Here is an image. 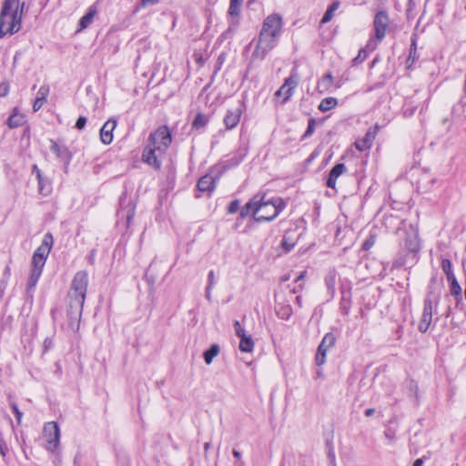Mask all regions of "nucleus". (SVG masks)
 <instances>
[{
	"label": "nucleus",
	"instance_id": "obj_1",
	"mask_svg": "<svg viewBox=\"0 0 466 466\" xmlns=\"http://www.w3.org/2000/svg\"><path fill=\"white\" fill-rule=\"evenodd\" d=\"M283 19L279 14L268 15L261 26L256 47L252 53V59L263 60L274 49L282 33Z\"/></svg>",
	"mask_w": 466,
	"mask_h": 466
},
{
	"label": "nucleus",
	"instance_id": "obj_2",
	"mask_svg": "<svg viewBox=\"0 0 466 466\" xmlns=\"http://www.w3.org/2000/svg\"><path fill=\"white\" fill-rule=\"evenodd\" d=\"M172 142V136L167 126H161L151 133L142 154L144 163L159 170L162 158Z\"/></svg>",
	"mask_w": 466,
	"mask_h": 466
},
{
	"label": "nucleus",
	"instance_id": "obj_3",
	"mask_svg": "<svg viewBox=\"0 0 466 466\" xmlns=\"http://www.w3.org/2000/svg\"><path fill=\"white\" fill-rule=\"evenodd\" d=\"M284 207L280 198H267L265 195H256L241 208L239 215L241 218L252 215L258 222L271 221Z\"/></svg>",
	"mask_w": 466,
	"mask_h": 466
},
{
	"label": "nucleus",
	"instance_id": "obj_4",
	"mask_svg": "<svg viewBox=\"0 0 466 466\" xmlns=\"http://www.w3.org/2000/svg\"><path fill=\"white\" fill-rule=\"evenodd\" d=\"M24 6L20 0H5L0 12V38L20 30Z\"/></svg>",
	"mask_w": 466,
	"mask_h": 466
},
{
	"label": "nucleus",
	"instance_id": "obj_5",
	"mask_svg": "<svg viewBox=\"0 0 466 466\" xmlns=\"http://www.w3.org/2000/svg\"><path fill=\"white\" fill-rule=\"evenodd\" d=\"M401 225L407 229V237L404 239V248L407 250V255L405 257L400 256L394 260L393 267L395 268L411 267L414 265L418 261V254L420 250L418 228L410 223L407 228L405 221H402Z\"/></svg>",
	"mask_w": 466,
	"mask_h": 466
},
{
	"label": "nucleus",
	"instance_id": "obj_6",
	"mask_svg": "<svg viewBox=\"0 0 466 466\" xmlns=\"http://www.w3.org/2000/svg\"><path fill=\"white\" fill-rule=\"evenodd\" d=\"M441 299L440 291L433 287H429L428 292L423 301V310L419 321L418 329L425 333L429 330L433 318V309H437Z\"/></svg>",
	"mask_w": 466,
	"mask_h": 466
},
{
	"label": "nucleus",
	"instance_id": "obj_7",
	"mask_svg": "<svg viewBox=\"0 0 466 466\" xmlns=\"http://www.w3.org/2000/svg\"><path fill=\"white\" fill-rule=\"evenodd\" d=\"M88 286V275L85 270L76 272L68 291V300L85 303Z\"/></svg>",
	"mask_w": 466,
	"mask_h": 466
},
{
	"label": "nucleus",
	"instance_id": "obj_8",
	"mask_svg": "<svg viewBox=\"0 0 466 466\" xmlns=\"http://www.w3.org/2000/svg\"><path fill=\"white\" fill-rule=\"evenodd\" d=\"M53 236L51 233H46L44 236L42 244L35 249L32 257V268L43 271L47 256L49 255L53 246Z\"/></svg>",
	"mask_w": 466,
	"mask_h": 466
},
{
	"label": "nucleus",
	"instance_id": "obj_9",
	"mask_svg": "<svg viewBox=\"0 0 466 466\" xmlns=\"http://www.w3.org/2000/svg\"><path fill=\"white\" fill-rule=\"evenodd\" d=\"M43 435L46 441V449L54 452L60 442V429L58 424L55 421L46 423Z\"/></svg>",
	"mask_w": 466,
	"mask_h": 466
},
{
	"label": "nucleus",
	"instance_id": "obj_10",
	"mask_svg": "<svg viewBox=\"0 0 466 466\" xmlns=\"http://www.w3.org/2000/svg\"><path fill=\"white\" fill-rule=\"evenodd\" d=\"M390 25V16L385 10L377 12L373 20L374 37L377 45L383 40Z\"/></svg>",
	"mask_w": 466,
	"mask_h": 466
},
{
	"label": "nucleus",
	"instance_id": "obj_11",
	"mask_svg": "<svg viewBox=\"0 0 466 466\" xmlns=\"http://www.w3.org/2000/svg\"><path fill=\"white\" fill-rule=\"evenodd\" d=\"M83 306L84 303L68 300V308L66 310L68 328L74 332L79 329Z\"/></svg>",
	"mask_w": 466,
	"mask_h": 466
},
{
	"label": "nucleus",
	"instance_id": "obj_12",
	"mask_svg": "<svg viewBox=\"0 0 466 466\" xmlns=\"http://www.w3.org/2000/svg\"><path fill=\"white\" fill-rule=\"evenodd\" d=\"M336 340L337 338L332 332L325 334L317 349L315 357L317 365L321 366L326 362L327 352L335 346Z\"/></svg>",
	"mask_w": 466,
	"mask_h": 466
},
{
	"label": "nucleus",
	"instance_id": "obj_13",
	"mask_svg": "<svg viewBox=\"0 0 466 466\" xmlns=\"http://www.w3.org/2000/svg\"><path fill=\"white\" fill-rule=\"evenodd\" d=\"M275 301H276V313L279 316V318L282 319H289L292 313V308L289 304V300L286 298V295L282 292L277 293L275 295Z\"/></svg>",
	"mask_w": 466,
	"mask_h": 466
},
{
	"label": "nucleus",
	"instance_id": "obj_14",
	"mask_svg": "<svg viewBox=\"0 0 466 466\" xmlns=\"http://www.w3.org/2000/svg\"><path fill=\"white\" fill-rule=\"evenodd\" d=\"M136 213V205L132 200H120V208L117 211L118 219L126 221V227L129 228Z\"/></svg>",
	"mask_w": 466,
	"mask_h": 466
},
{
	"label": "nucleus",
	"instance_id": "obj_15",
	"mask_svg": "<svg viewBox=\"0 0 466 466\" xmlns=\"http://www.w3.org/2000/svg\"><path fill=\"white\" fill-rule=\"evenodd\" d=\"M50 150L56 154V157L64 164V169L66 173L68 166L72 159V154L65 145H60L54 140H50Z\"/></svg>",
	"mask_w": 466,
	"mask_h": 466
},
{
	"label": "nucleus",
	"instance_id": "obj_16",
	"mask_svg": "<svg viewBox=\"0 0 466 466\" xmlns=\"http://www.w3.org/2000/svg\"><path fill=\"white\" fill-rule=\"evenodd\" d=\"M299 81L296 75H291L289 77L285 79L284 84L279 87V89L275 93L276 96H283V102L288 101V99L293 95V90L298 86Z\"/></svg>",
	"mask_w": 466,
	"mask_h": 466
},
{
	"label": "nucleus",
	"instance_id": "obj_17",
	"mask_svg": "<svg viewBox=\"0 0 466 466\" xmlns=\"http://www.w3.org/2000/svg\"><path fill=\"white\" fill-rule=\"evenodd\" d=\"M378 129V125H376L373 129H369L361 140L355 142L356 148L360 151L370 149L372 147Z\"/></svg>",
	"mask_w": 466,
	"mask_h": 466
},
{
	"label": "nucleus",
	"instance_id": "obj_18",
	"mask_svg": "<svg viewBox=\"0 0 466 466\" xmlns=\"http://www.w3.org/2000/svg\"><path fill=\"white\" fill-rule=\"evenodd\" d=\"M116 127V121L109 119L100 129V139L103 144L109 145L113 140V131Z\"/></svg>",
	"mask_w": 466,
	"mask_h": 466
},
{
	"label": "nucleus",
	"instance_id": "obj_19",
	"mask_svg": "<svg viewBox=\"0 0 466 466\" xmlns=\"http://www.w3.org/2000/svg\"><path fill=\"white\" fill-rule=\"evenodd\" d=\"M377 42L373 38H370L366 46L360 49L359 54L353 58L352 64L354 66L361 64L368 57L369 53L377 48Z\"/></svg>",
	"mask_w": 466,
	"mask_h": 466
},
{
	"label": "nucleus",
	"instance_id": "obj_20",
	"mask_svg": "<svg viewBox=\"0 0 466 466\" xmlns=\"http://www.w3.org/2000/svg\"><path fill=\"white\" fill-rule=\"evenodd\" d=\"M241 114L242 109L240 107H237L228 111L227 115L224 117V124L227 129H232L235 127H237V125L239 123Z\"/></svg>",
	"mask_w": 466,
	"mask_h": 466
},
{
	"label": "nucleus",
	"instance_id": "obj_21",
	"mask_svg": "<svg viewBox=\"0 0 466 466\" xmlns=\"http://www.w3.org/2000/svg\"><path fill=\"white\" fill-rule=\"evenodd\" d=\"M346 170V166L343 163L335 165L329 171V177L326 182L327 187L334 189L336 187V181L338 177L345 173Z\"/></svg>",
	"mask_w": 466,
	"mask_h": 466
},
{
	"label": "nucleus",
	"instance_id": "obj_22",
	"mask_svg": "<svg viewBox=\"0 0 466 466\" xmlns=\"http://www.w3.org/2000/svg\"><path fill=\"white\" fill-rule=\"evenodd\" d=\"M217 181L210 175H205L199 178L197 187L201 192L211 193L216 187Z\"/></svg>",
	"mask_w": 466,
	"mask_h": 466
},
{
	"label": "nucleus",
	"instance_id": "obj_23",
	"mask_svg": "<svg viewBox=\"0 0 466 466\" xmlns=\"http://www.w3.org/2000/svg\"><path fill=\"white\" fill-rule=\"evenodd\" d=\"M96 13V7L94 5L89 6L86 14L83 15L79 21V30L87 28L92 24Z\"/></svg>",
	"mask_w": 466,
	"mask_h": 466
},
{
	"label": "nucleus",
	"instance_id": "obj_24",
	"mask_svg": "<svg viewBox=\"0 0 466 466\" xmlns=\"http://www.w3.org/2000/svg\"><path fill=\"white\" fill-rule=\"evenodd\" d=\"M25 123V116L19 113L15 108L13 114L7 119V125L10 128H16Z\"/></svg>",
	"mask_w": 466,
	"mask_h": 466
},
{
	"label": "nucleus",
	"instance_id": "obj_25",
	"mask_svg": "<svg viewBox=\"0 0 466 466\" xmlns=\"http://www.w3.org/2000/svg\"><path fill=\"white\" fill-rule=\"evenodd\" d=\"M336 279H337V272L334 269L329 270L325 277V285L327 287L329 293L331 296H333L335 293Z\"/></svg>",
	"mask_w": 466,
	"mask_h": 466
},
{
	"label": "nucleus",
	"instance_id": "obj_26",
	"mask_svg": "<svg viewBox=\"0 0 466 466\" xmlns=\"http://www.w3.org/2000/svg\"><path fill=\"white\" fill-rule=\"evenodd\" d=\"M38 181V192L43 196H48L52 192V185L51 182L44 177L37 178Z\"/></svg>",
	"mask_w": 466,
	"mask_h": 466
},
{
	"label": "nucleus",
	"instance_id": "obj_27",
	"mask_svg": "<svg viewBox=\"0 0 466 466\" xmlns=\"http://www.w3.org/2000/svg\"><path fill=\"white\" fill-rule=\"evenodd\" d=\"M219 346L218 344H213L208 350L204 352V360L205 362L209 365L212 363L213 359L217 357L219 353Z\"/></svg>",
	"mask_w": 466,
	"mask_h": 466
},
{
	"label": "nucleus",
	"instance_id": "obj_28",
	"mask_svg": "<svg viewBox=\"0 0 466 466\" xmlns=\"http://www.w3.org/2000/svg\"><path fill=\"white\" fill-rule=\"evenodd\" d=\"M338 105V100L335 97H326L321 100L319 105V109L321 112H327L334 108Z\"/></svg>",
	"mask_w": 466,
	"mask_h": 466
},
{
	"label": "nucleus",
	"instance_id": "obj_29",
	"mask_svg": "<svg viewBox=\"0 0 466 466\" xmlns=\"http://www.w3.org/2000/svg\"><path fill=\"white\" fill-rule=\"evenodd\" d=\"M239 339V350L242 352H251L254 349V342L251 337L247 335Z\"/></svg>",
	"mask_w": 466,
	"mask_h": 466
},
{
	"label": "nucleus",
	"instance_id": "obj_30",
	"mask_svg": "<svg viewBox=\"0 0 466 466\" xmlns=\"http://www.w3.org/2000/svg\"><path fill=\"white\" fill-rule=\"evenodd\" d=\"M333 84V76L330 73L324 75L318 82V87L324 91L329 90Z\"/></svg>",
	"mask_w": 466,
	"mask_h": 466
},
{
	"label": "nucleus",
	"instance_id": "obj_31",
	"mask_svg": "<svg viewBox=\"0 0 466 466\" xmlns=\"http://www.w3.org/2000/svg\"><path fill=\"white\" fill-rule=\"evenodd\" d=\"M339 2H334L328 7L327 11L325 12L321 19V24H326L332 19L333 13L339 8Z\"/></svg>",
	"mask_w": 466,
	"mask_h": 466
},
{
	"label": "nucleus",
	"instance_id": "obj_32",
	"mask_svg": "<svg viewBox=\"0 0 466 466\" xmlns=\"http://www.w3.org/2000/svg\"><path fill=\"white\" fill-rule=\"evenodd\" d=\"M243 0H230L228 14L232 17H238L240 13V6Z\"/></svg>",
	"mask_w": 466,
	"mask_h": 466
},
{
	"label": "nucleus",
	"instance_id": "obj_33",
	"mask_svg": "<svg viewBox=\"0 0 466 466\" xmlns=\"http://www.w3.org/2000/svg\"><path fill=\"white\" fill-rule=\"evenodd\" d=\"M41 274H42V270L32 268L31 274L29 277V280H28V286H27L28 290L33 289L35 287Z\"/></svg>",
	"mask_w": 466,
	"mask_h": 466
},
{
	"label": "nucleus",
	"instance_id": "obj_34",
	"mask_svg": "<svg viewBox=\"0 0 466 466\" xmlns=\"http://www.w3.org/2000/svg\"><path fill=\"white\" fill-rule=\"evenodd\" d=\"M350 309V299L342 293V298L339 303V310L342 315H348Z\"/></svg>",
	"mask_w": 466,
	"mask_h": 466
},
{
	"label": "nucleus",
	"instance_id": "obj_35",
	"mask_svg": "<svg viewBox=\"0 0 466 466\" xmlns=\"http://www.w3.org/2000/svg\"><path fill=\"white\" fill-rule=\"evenodd\" d=\"M451 295L455 297L457 302L461 299V288L458 281L450 283Z\"/></svg>",
	"mask_w": 466,
	"mask_h": 466
},
{
	"label": "nucleus",
	"instance_id": "obj_36",
	"mask_svg": "<svg viewBox=\"0 0 466 466\" xmlns=\"http://www.w3.org/2000/svg\"><path fill=\"white\" fill-rule=\"evenodd\" d=\"M208 123V118L205 115L199 113L197 115V116L195 117L194 121H193V127L194 128H202L204 127Z\"/></svg>",
	"mask_w": 466,
	"mask_h": 466
},
{
	"label": "nucleus",
	"instance_id": "obj_37",
	"mask_svg": "<svg viewBox=\"0 0 466 466\" xmlns=\"http://www.w3.org/2000/svg\"><path fill=\"white\" fill-rule=\"evenodd\" d=\"M417 45H416V40L413 39L412 42H411V45H410V56L407 59V63H410V61H411V63H414V61L417 59Z\"/></svg>",
	"mask_w": 466,
	"mask_h": 466
},
{
	"label": "nucleus",
	"instance_id": "obj_38",
	"mask_svg": "<svg viewBox=\"0 0 466 466\" xmlns=\"http://www.w3.org/2000/svg\"><path fill=\"white\" fill-rule=\"evenodd\" d=\"M315 124H316V121L314 118H310L309 120L307 130L305 131V133L303 135L304 138L312 136V134L314 133V129H315Z\"/></svg>",
	"mask_w": 466,
	"mask_h": 466
},
{
	"label": "nucleus",
	"instance_id": "obj_39",
	"mask_svg": "<svg viewBox=\"0 0 466 466\" xmlns=\"http://www.w3.org/2000/svg\"><path fill=\"white\" fill-rule=\"evenodd\" d=\"M158 3V0H141L140 3L136 6L135 12H137L141 8H145L147 5H154Z\"/></svg>",
	"mask_w": 466,
	"mask_h": 466
},
{
	"label": "nucleus",
	"instance_id": "obj_40",
	"mask_svg": "<svg viewBox=\"0 0 466 466\" xmlns=\"http://www.w3.org/2000/svg\"><path fill=\"white\" fill-rule=\"evenodd\" d=\"M234 329H235L236 335L238 338H242L244 336H247L244 328L240 325V322L238 320H236L234 322Z\"/></svg>",
	"mask_w": 466,
	"mask_h": 466
},
{
	"label": "nucleus",
	"instance_id": "obj_41",
	"mask_svg": "<svg viewBox=\"0 0 466 466\" xmlns=\"http://www.w3.org/2000/svg\"><path fill=\"white\" fill-rule=\"evenodd\" d=\"M49 94V87L47 86H40V88L38 89V92H37V97L38 98H41V99H44L46 101V98H47V96Z\"/></svg>",
	"mask_w": 466,
	"mask_h": 466
},
{
	"label": "nucleus",
	"instance_id": "obj_42",
	"mask_svg": "<svg viewBox=\"0 0 466 466\" xmlns=\"http://www.w3.org/2000/svg\"><path fill=\"white\" fill-rule=\"evenodd\" d=\"M441 269L444 273L452 271V264L451 261L448 258H443L441 260Z\"/></svg>",
	"mask_w": 466,
	"mask_h": 466
},
{
	"label": "nucleus",
	"instance_id": "obj_43",
	"mask_svg": "<svg viewBox=\"0 0 466 466\" xmlns=\"http://www.w3.org/2000/svg\"><path fill=\"white\" fill-rule=\"evenodd\" d=\"M11 408H12L15 415V418H16V420H17L18 424H20L21 423V420H22V416H23L22 411L18 409L17 405L15 402L11 403Z\"/></svg>",
	"mask_w": 466,
	"mask_h": 466
},
{
	"label": "nucleus",
	"instance_id": "obj_44",
	"mask_svg": "<svg viewBox=\"0 0 466 466\" xmlns=\"http://www.w3.org/2000/svg\"><path fill=\"white\" fill-rule=\"evenodd\" d=\"M239 208V201L238 200H233L230 202L228 208V212L229 214H233V213H236Z\"/></svg>",
	"mask_w": 466,
	"mask_h": 466
},
{
	"label": "nucleus",
	"instance_id": "obj_45",
	"mask_svg": "<svg viewBox=\"0 0 466 466\" xmlns=\"http://www.w3.org/2000/svg\"><path fill=\"white\" fill-rule=\"evenodd\" d=\"M375 243V238L373 236H370L369 238H367L363 244H362V248L364 250H369L370 248H371V247L374 245Z\"/></svg>",
	"mask_w": 466,
	"mask_h": 466
},
{
	"label": "nucleus",
	"instance_id": "obj_46",
	"mask_svg": "<svg viewBox=\"0 0 466 466\" xmlns=\"http://www.w3.org/2000/svg\"><path fill=\"white\" fill-rule=\"evenodd\" d=\"M86 116H79L76 122V128H77L78 130H82L84 129V127H86Z\"/></svg>",
	"mask_w": 466,
	"mask_h": 466
},
{
	"label": "nucleus",
	"instance_id": "obj_47",
	"mask_svg": "<svg viewBox=\"0 0 466 466\" xmlns=\"http://www.w3.org/2000/svg\"><path fill=\"white\" fill-rule=\"evenodd\" d=\"M9 93V85L7 83L0 84V96L4 97Z\"/></svg>",
	"mask_w": 466,
	"mask_h": 466
},
{
	"label": "nucleus",
	"instance_id": "obj_48",
	"mask_svg": "<svg viewBox=\"0 0 466 466\" xmlns=\"http://www.w3.org/2000/svg\"><path fill=\"white\" fill-rule=\"evenodd\" d=\"M46 103V100L44 99H41V98H38L36 96L34 104H33V109L35 112L38 111L42 106L43 105Z\"/></svg>",
	"mask_w": 466,
	"mask_h": 466
},
{
	"label": "nucleus",
	"instance_id": "obj_49",
	"mask_svg": "<svg viewBox=\"0 0 466 466\" xmlns=\"http://www.w3.org/2000/svg\"><path fill=\"white\" fill-rule=\"evenodd\" d=\"M238 25V21H232L230 26L228 28L226 32H224L223 36L226 37L228 34H232L235 28Z\"/></svg>",
	"mask_w": 466,
	"mask_h": 466
},
{
	"label": "nucleus",
	"instance_id": "obj_50",
	"mask_svg": "<svg viewBox=\"0 0 466 466\" xmlns=\"http://www.w3.org/2000/svg\"><path fill=\"white\" fill-rule=\"evenodd\" d=\"M208 286L207 287H209V288H212L214 286V283H215V273L213 270H210L209 273H208Z\"/></svg>",
	"mask_w": 466,
	"mask_h": 466
},
{
	"label": "nucleus",
	"instance_id": "obj_51",
	"mask_svg": "<svg viewBox=\"0 0 466 466\" xmlns=\"http://www.w3.org/2000/svg\"><path fill=\"white\" fill-rule=\"evenodd\" d=\"M446 277H447V280L450 282V283H452V282H456L458 281L454 273H453V270L452 271H450V272H447L445 273Z\"/></svg>",
	"mask_w": 466,
	"mask_h": 466
},
{
	"label": "nucleus",
	"instance_id": "obj_52",
	"mask_svg": "<svg viewBox=\"0 0 466 466\" xmlns=\"http://www.w3.org/2000/svg\"><path fill=\"white\" fill-rule=\"evenodd\" d=\"M32 173L35 174L36 178H41L43 177L41 170L37 167V165H34L32 167Z\"/></svg>",
	"mask_w": 466,
	"mask_h": 466
},
{
	"label": "nucleus",
	"instance_id": "obj_53",
	"mask_svg": "<svg viewBox=\"0 0 466 466\" xmlns=\"http://www.w3.org/2000/svg\"><path fill=\"white\" fill-rule=\"evenodd\" d=\"M44 346H45V350H47L48 349H50V348L53 346L52 339H45V342H44Z\"/></svg>",
	"mask_w": 466,
	"mask_h": 466
},
{
	"label": "nucleus",
	"instance_id": "obj_54",
	"mask_svg": "<svg viewBox=\"0 0 466 466\" xmlns=\"http://www.w3.org/2000/svg\"><path fill=\"white\" fill-rule=\"evenodd\" d=\"M232 453H233V456L237 459V461H242L240 451H238L237 450H233Z\"/></svg>",
	"mask_w": 466,
	"mask_h": 466
},
{
	"label": "nucleus",
	"instance_id": "obj_55",
	"mask_svg": "<svg viewBox=\"0 0 466 466\" xmlns=\"http://www.w3.org/2000/svg\"><path fill=\"white\" fill-rule=\"evenodd\" d=\"M374 412H375V410L373 408H369L365 410V415L367 417H370L374 414Z\"/></svg>",
	"mask_w": 466,
	"mask_h": 466
},
{
	"label": "nucleus",
	"instance_id": "obj_56",
	"mask_svg": "<svg viewBox=\"0 0 466 466\" xmlns=\"http://www.w3.org/2000/svg\"><path fill=\"white\" fill-rule=\"evenodd\" d=\"M211 289L212 288H209V287L206 288V298L208 300L211 299Z\"/></svg>",
	"mask_w": 466,
	"mask_h": 466
},
{
	"label": "nucleus",
	"instance_id": "obj_57",
	"mask_svg": "<svg viewBox=\"0 0 466 466\" xmlns=\"http://www.w3.org/2000/svg\"><path fill=\"white\" fill-rule=\"evenodd\" d=\"M305 272H302L299 277H297L296 281L299 282L300 280H303L305 278Z\"/></svg>",
	"mask_w": 466,
	"mask_h": 466
},
{
	"label": "nucleus",
	"instance_id": "obj_58",
	"mask_svg": "<svg viewBox=\"0 0 466 466\" xmlns=\"http://www.w3.org/2000/svg\"><path fill=\"white\" fill-rule=\"evenodd\" d=\"M422 464V460L421 459H418L414 461L413 465L412 466H421Z\"/></svg>",
	"mask_w": 466,
	"mask_h": 466
},
{
	"label": "nucleus",
	"instance_id": "obj_59",
	"mask_svg": "<svg viewBox=\"0 0 466 466\" xmlns=\"http://www.w3.org/2000/svg\"><path fill=\"white\" fill-rule=\"evenodd\" d=\"M234 466H245V462L243 461H237Z\"/></svg>",
	"mask_w": 466,
	"mask_h": 466
},
{
	"label": "nucleus",
	"instance_id": "obj_60",
	"mask_svg": "<svg viewBox=\"0 0 466 466\" xmlns=\"http://www.w3.org/2000/svg\"><path fill=\"white\" fill-rule=\"evenodd\" d=\"M295 299H296L298 305L300 307L301 306V297L300 296H297L295 298Z\"/></svg>",
	"mask_w": 466,
	"mask_h": 466
},
{
	"label": "nucleus",
	"instance_id": "obj_61",
	"mask_svg": "<svg viewBox=\"0 0 466 466\" xmlns=\"http://www.w3.org/2000/svg\"><path fill=\"white\" fill-rule=\"evenodd\" d=\"M210 447V443L209 442H206L205 445H204V449L205 451H208Z\"/></svg>",
	"mask_w": 466,
	"mask_h": 466
},
{
	"label": "nucleus",
	"instance_id": "obj_62",
	"mask_svg": "<svg viewBox=\"0 0 466 466\" xmlns=\"http://www.w3.org/2000/svg\"><path fill=\"white\" fill-rule=\"evenodd\" d=\"M385 436H386L387 438H391V437H390V434H389V432H388V431H385Z\"/></svg>",
	"mask_w": 466,
	"mask_h": 466
},
{
	"label": "nucleus",
	"instance_id": "obj_63",
	"mask_svg": "<svg viewBox=\"0 0 466 466\" xmlns=\"http://www.w3.org/2000/svg\"><path fill=\"white\" fill-rule=\"evenodd\" d=\"M293 293H295V290H290V291H289V295H290V297H292V294H293Z\"/></svg>",
	"mask_w": 466,
	"mask_h": 466
},
{
	"label": "nucleus",
	"instance_id": "obj_64",
	"mask_svg": "<svg viewBox=\"0 0 466 466\" xmlns=\"http://www.w3.org/2000/svg\"><path fill=\"white\" fill-rule=\"evenodd\" d=\"M464 297L466 299V288H465V290H464Z\"/></svg>",
	"mask_w": 466,
	"mask_h": 466
}]
</instances>
